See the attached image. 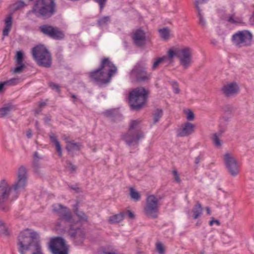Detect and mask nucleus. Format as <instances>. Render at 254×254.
<instances>
[{
  "label": "nucleus",
  "mask_w": 254,
  "mask_h": 254,
  "mask_svg": "<svg viewBox=\"0 0 254 254\" xmlns=\"http://www.w3.org/2000/svg\"><path fill=\"white\" fill-rule=\"evenodd\" d=\"M39 234L31 229L22 231L18 237V250L20 254H43L38 241Z\"/></svg>",
  "instance_id": "nucleus-1"
},
{
  "label": "nucleus",
  "mask_w": 254,
  "mask_h": 254,
  "mask_svg": "<svg viewBox=\"0 0 254 254\" xmlns=\"http://www.w3.org/2000/svg\"><path fill=\"white\" fill-rule=\"evenodd\" d=\"M192 54V50L188 47L178 48L174 50L170 49L168 52L170 62L176 56L179 59L180 64L186 69L191 66L193 63Z\"/></svg>",
  "instance_id": "nucleus-2"
},
{
  "label": "nucleus",
  "mask_w": 254,
  "mask_h": 254,
  "mask_svg": "<svg viewBox=\"0 0 254 254\" xmlns=\"http://www.w3.org/2000/svg\"><path fill=\"white\" fill-rule=\"evenodd\" d=\"M52 208L54 213L60 217L56 224V229L61 232H64L66 231L65 225L73 220L70 211L60 203L53 204Z\"/></svg>",
  "instance_id": "nucleus-3"
},
{
  "label": "nucleus",
  "mask_w": 254,
  "mask_h": 254,
  "mask_svg": "<svg viewBox=\"0 0 254 254\" xmlns=\"http://www.w3.org/2000/svg\"><path fill=\"white\" fill-rule=\"evenodd\" d=\"M32 11L38 17L49 18L56 13V4L54 0H37Z\"/></svg>",
  "instance_id": "nucleus-4"
},
{
  "label": "nucleus",
  "mask_w": 254,
  "mask_h": 254,
  "mask_svg": "<svg viewBox=\"0 0 254 254\" xmlns=\"http://www.w3.org/2000/svg\"><path fill=\"white\" fill-rule=\"evenodd\" d=\"M19 190H14L12 185H10L5 180H2L0 182V209L6 211L9 210V207L5 204L8 200L12 201L18 196V191Z\"/></svg>",
  "instance_id": "nucleus-5"
},
{
  "label": "nucleus",
  "mask_w": 254,
  "mask_h": 254,
  "mask_svg": "<svg viewBox=\"0 0 254 254\" xmlns=\"http://www.w3.org/2000/svg\"><path fill=\"white\" fill-rule=\"evenodd\" d=\"M139 120L132 121L127 132L122 135V139L129 146L137 145L141 138L144 136L140 129Z\"/></svg>",
  "instance_id": "nucleus-6"
},
{
  "label": "nucleus",
  "mask_w": 254,
  "mask_h": 254,
  "mask_svg": "<svg viewBox=\"0 0 254 254\" xmlns=\"http://www.w3.org/2000/svg\"><path fill=\"white\" fill-rule=\"evenodd\" d=\"M66 231L76 245H81L85 237V231L78 221L73 220L65 225Z\"/></svg>",
  "instance_id": "nucleus-7"
},
{
  "label": "nucleus",
  "mask_w": 254,
  "mask_h": 254,
  "mask_svg": "<svg viewBox=\"0 0 254 254\" xmlns=\"http://www.w3.org/2000/svg\"><path fill=\"white\" fill-rule=\"evenodd\" d=\"M32 55L39 65L46 67L51 66L52 64L51 56L44 46L38 45L34 47L32 50Z\"/></svg>",
  "instance_id": "nucleus-8"
},
{
  "label": "nucleus",
  "mask_w": 254,
  "mask_h": 254,
  "mask_svg": "<svg viewBox=\"0 0 254 254\" xmlns=\"http://www.w3.org/2000/svg\"><path fill=\"white\" fill-rule=\"evenodd\" d=\"M147 92L143 87H138L131 92L129 95V103L132 110H139L145 103L147 99Z\"/></svg>",
  "instance_id": "nucleus-9"
},
{
  "label": "nucleus",
  "mask_w": 254,
  "mask_h": 254,
  "mask_svg": "<svg viewBox=\"0 0 254 254\" xmlns=\"http://www.w3.org/2000/svg\"><path fill=\"white\" fill-rule=\"evenodd\" d=\"M253 35L248 30L239 31L234 34L232 41L234 45L239 48L248 47L251 45Z\"/></svg>",
  "instance_id": "nucleus-10"
},
{
  "label": "nucleus",
  "mask_w": 254,
  "mask_h": 254,
  "mask_svg": "<svg viewBox=\"0 0 254 254\" xmlns=\"http://www.w3.org/2000/svg\"><path fill=\"white\" fill-rule=\"evenodd\" d=\"M223 162L225 166L232 177L238 175L240 172V166L235 156L230 152H226L223 155Z\"/></svg>",
  "instance_id": "nucleus-11"
},
{
  "label": "nucleus",
  "mask_w": 254,
  "mask_h": 254,
  "mask_svg": "<svg viewBox=\"0 0 254 254\" xmlns=\"http://www.w3.org/2000/svg\"><path fill=\"white\" fill-rule=\"evenodd\" d=\"M15 176V181L12 184L13 189L19 190H24L27 186L28 179V172L26 167L24 166L18 167Z\"/></svg>",
  "instance_id": "nucleus-12"
},
{
  "label": "nucleus",
  "mask_w": 254,
  "mask_h": 254,
  "mask_svg": "<svg viewBox=\"0 0 254 254\" xmlns=\"http://www.w3.org/2000/svg\"><path fill=\"white\" fill-rule=\"evenodd\" d=\"M159 200L154 195H149L146 198V204L144 208V214L148 217L155 218L158 216Z\"/></svg>",
  "instance_id": "nucleus-13"
},
{
  "label": "nucleus",
  "mask_w": 254,
  "mask_h": 254,
  "mask_svg": "<svg viewBox=\"0 0 254 254\" xmlns=\"http://www.w3.org/2000/svg\"><path fill=\"white\" fill-rule=\"evenodd\" d=\"M146 69V68L144 63L138 62L131 70L130 76L138 81L148 80L151 77V74L147 73Z\"/></svg>",
  "instance_id": "nucleus-14"
},
{
  "label": "nucleus",
  "mask_w": 254,
  "mask_h": 254,
  "mask_svg": "<svg viewBox=\"0 0 254 254\" xmlns=\"http://www.w3.org/2000/svg\"><path fill=\"white\" fill-rule=\"evenodd\" d=\"M40 30L44 34L55 40H60L64 37V32L57 27L46 24L41 26Z\"/></svg>",
  "instance_id": "nucleus-15"
},
{
  "label": "nucleus",
  "mask_w": 254,
  "mask_h": 254,
  "mask_svg": "<svg viewBox=\"0 0 254 254\" xmlns=\"http://www.w3.org/2000/svg\"><path fill=\"white\" fill-rule=\"evenodd\" d=\"M50 248L53 254H67V247L62 238L53 239L50 244Z\"/></svg>",
  "instance_id": "nucleus-16"
},
{
  "label": "nucleus",
  "mask_w": 254,
  "mask_h": 254,
  "mask_svg": "<svg viewBox=\"0 0 254 254\" xmlns=\"http://www.w3.org/2000/svg\"><path fill=\"white\" fill-rule=\"evenodd\" d=\"M99 68L103 72L106 73V76L110 80L117 70V67L108 58H105L102 60Z\"/></svg>",
  "instance_id": "nucleus-17"
},
{
  "label": "nucleus",
  "mask_w": 254,
  "mask_h": 254,
  "mask_svg": "<svg viewBox=\"0 0 254 254\" xmlns=\"http://www.w3.org/2000/svg\"><path fill=\"white\" fill-rule=\"evenodd\" d=\"M91 78L98 84L101 85L109 83L110 80L106 76V73L99 68L90 73Z\"/></svg>",
  "instance_id": "nucleus-18"
},
{
  "label": "nucleus",
  "mask_w": 254,
  "mask_h": 254,
  "mask_svg": "<svg viewBox=\"0 0 254 254\" xmlns=\"http://www.w3.org/2000/svg\"><path fill=\"white\" fill-rule=\"evenodd\" d=\"M132 39L134 44L139 47L145 45L147 40L145 32L141 29H137L133 32Z\"/></svg>",
  "instance_id": "nucleus-19"
},
{
  "label": "nucleus",
  "mask_w": 254,
  "mask_h": 254,
  "mask_svg": "<svg viewBox=\"0 0 254 254\" xmlns=\"http://www.w3.org/2000/svg\"><path fill=\"white\" fill-rule=\"evenodd\" d=\"M15 63L16 66L11 69V71L14 73H20L26 67L25 65L23 63V53L21 51L17 52L15 56Z\"/></svg>",
  "instance_id": "nucleus-20"
},
{
  "label": "nucleus",
  "mask_w": 254,
  "mask_h": 254,
  "mask_svg": "<svg viewBox=\"0 0 254 254\" xmlns=\"http://www.w3.org/2000/svg\"><path fill=\"white\" fill-rule=\"evenodd\" d=\"M239 88L235 82L227 84L223 86L222 91L226 96H230L238 93Z\"/></svg>",
  "instance_id": "nucleus-21"
},
{
  "label": "nucleus",
  "mask_w": 254,
  "mask_h": 254,
  "mask_svg": "<svg viewBox=\"0 0 254 254\" xmlns=\"http://www.w3.org/2000/svg\"><path fill=\"white\" fill-rule=\"evenodd\" d=\"M194 126L189 122H187L182 125L181 129L178 131V136L181 137L187 136L194 132Z\"/></svg>",
  "instance_id": "nucleus-22"
},
{
  "label": "nucleus",
  "mask_w": 254,
  "mask_h": 254,
  "mask_svg": "<svg viewBox=\"0 0 254 254\" xmlns=\"http://www.w3.org/2000/svg\"><path fill=\"white\" fill-rule=\"evenodd\" d=\"M4 26L2 30V35L3 37L7 36L12 28V17L11 14H9L4 20Z\"/></svg>",
  "instance_id": "nucleus-23"
},
{
  "label": "nucleus",
  "mask_w": 254,
  "mask_h": 254,
  "mask_svg": "<svg viewBox=\"0 0 254 254\" xmlns=\"http://www.w3.org/2000/svg\"><path fill=\"white\" fill-rule=\"evenodd\" d=\"M125 217V213L121 212L119 214L113 215L109 217L108 222L111 224L120 223L122 221Z\"/></svg>",
  "instance_id": "nucleus-24"
},
{
  "label": "nucleus",
  "mask_w": 254,
  "mask_h": 254,
  "mask_svg": "<svg viewBox=\"0 0 254 254\" xmlns=\"http://www.w3.org/2000/svg\"><path fill=\"white\" fill-rule=\"evenodd\" d=\"M203 211V208L199 202H197L192 210L193 218L196 219L200 217Z\"/></svg>",
  "instance_id": "nucleus-25"
},
{
  "label": "nucleus",
  "mask_w": 254,
  "mask_h": 254,
  "mask_svg": "<svg viewBox=\"0 0 254 254\" xmlns=\"http://www.w3.org/2000/svg\"><path fill=\"white\" fill-rule=\"evenodd\" d=\"M50 138L51 141L55 144L56 151L58 153L59 156L61 157L62 156V149L60 142L57 139L56 136L54 133H51L50 134Z\"/></svg>",
  "instance_id": "nucleus-26"
},
{
  "label": "nucleus",
  "mask_w": 254,
  "mask_h": 254,
  "mask_svg": "<svg viewBox=\"0 0 254 254\" xmlns=\"http://www.w3.org/2000/svg\"><path fill=\"white\" fill-rule=\"evenodd\" d=\"M224 18L228 22L233 24L240 23L242 21L241 18L237 16L235 13L226 15Z\"/></svg>",
  "instance_id": "nucleus-27"
},
{
  "label": "nucleus",
  "mask_w": 254,
  "mask_h": 254,
  "mask_svg": "<svg viewBox=\"0 0 254 254\" xmlns=\"http://www.w3.org/2000/svg\"><path fill=\"white\" fill-rule=\"evenodd\" d=\"M223 131H220L218 133H216L213 134L212 139L213 144L217 147H220L222 145V141L220 139Z\"/></svg>",
  "instance_id": "nucleus-28"
},
{
  "label": "nucleus",
  "mask_w": 254,
  "mask_h": 254,
  "mask_svg": "<svg viewBox=\"0 0 254 254\" xmlns=\"http://www.w3.org/2000/svg\"><path fill=\"white\" fill-rule=\"evenodd\" d=\"M65 148L69 152L78 151L80 149V145L78 143L75 142L73 140H71V142L66 144Z\"/></svg>",
  "instance_id": "nucleus-29"
},
{
  "label": "nucleus",
  "mask_w": 254,
  "mask_h": 254,
  "mask_svg": "<svg viewBox=\"0 0 254 254\" xmlns=\"http://www.w3.org/2000/svg\"><path fill=\"white\" fill-rule=\"evenodd\" d=\"M18 81L19 79L18 78H13L7 81L0 83V92L4 87L15 85L18 83Z\"/></svg>",
  "instance_id": "nucleus-30"
},
{
  "label": "nucleus",
  "mask_w": 254,
  "mask_h": 254,
  "mask_svg": "<svg viewBox=\"0 0 254 254\" xmlns=\"http://www.w3.org/2000/svg\"><path fill=\"white\" fill-rule=\"evenodd\" d=\"M12 109L10 105H5L0 108V118H4L9 114Z\"/></svg>",
  "instance_id": "nucleus-31"
},
{
  "label": "nucleus",
  "mask_w": 254,
  "mask_h": 254,
  "mask_svg": "<svg viewBox=\"0 0 254 254\" xmlns=\"http://www.w3.org/2000/svg\"><path fill=\"white\" fill-rule=\"evenodd\" d=\"M160 37L164 39L167 40L170 36V31L168 28H164L159 30Z\"/></svg>",
  "instance_id": "nucleus-32"
},
{
  "label": "nucleus",
  "mask_w": 254,
  "mask_h": 254,
  "mask_svg": "<svg viewBox=\"0 0 254 254\" xmlns=\"http://www.w3.org/2000/svg\"><path fill=\"white\" fill-rule=\"evenodd\" d=\"M163 115V111L162 109H155L153 113V123H157L159 119L162 117Z\"/></svg>",
  "instance_id": "nucleus-33"
},
{
  "label": "nucleus",
  "mask_w": 254,
  "mask_h": 254,
  "mask_svg": "<svg viewBox=\"0 0 254 254\" xmlns=\"http://www.w3.org/2000/svg\"><path fill=\"white\" fill-rule=\"evenodd\" d=\"M129 194L131 198L135 201H138L140 199V195L139 193L132 188L129 189Z\"/></svg>",
  "instance_id": "nucleus-34"
},
{
  "label": "nucleus",
  "mask_w": 254,
  "mask_h": 254,
  "mask_svg": "<svg viewBox=\"0 0 254 254\" xmlns=\"http://www.w3.org/2000/svg\"><path fill=\"white\" fill-rule=\"evenodd\" d=\"M110 21V17L109 16L102 17L97 20V24L100 27H103L108 24Z\"/></svg>",
  "instance_id": "nucleus-35"
},
{
  "label": "nucleus",
  "mask_w": 254,
  "mask_h": 254,
  "mask_svg": "<svg viewBox=\"0 0 254 254\" xmlns=\"http://www.w3.org/2000/svg\"><path fill=\"white\" fill-rule=\"evenodd\" d=\"M168 59L169 60L168 56H163L162 57L158 58L153 64L152 66V70L156 69L161 63L166 61Z\"/></svg>",
  "instance_id": "nucleus-36"
},
{
  "label": "nucleus",
  "mask_w": 254,
  "mask_h": 254,
  "mask_svg": "<svg viewBox=\"0 0 254 254\" xmlns=\"http://www.w3.org/2000/svg\"><path fill=\"white\" fill-rule=\"evenodd\" d=\"M40 159V157L37 152H35L34 154V161L33 163V167L34 168V171L36 173L38 172V161Z\"/></svg>",
  "instance_id": "nucleus-37"
},
{
  "label": "nucleus",
  "mask_w": 254,
  "mask_h": 254,
  "mask_svg": "<svg viewBox=\"0 0 254 254\" xmlns=\"http://www.w3.org/2000/svg\"><path fill=\"white\" fill-rule=\"evenodd\" d=\"M75 213L81 221H87L88 219L87 216L82 211L76 209L75 210Z\"/></svg>",
  "instance_id": "nucleus-38"
},
{
  "label": "nucleus",
  "mask_w": 254,
  "mask_h": 254,
  "mask_svg": "<svg viewBox=\"0 0 254 254\" xmlns=\"http://www.w3.org/2000/svg\"><path fill=\"white\" fill-rule=\"evenodd\" d=\"M26 5L24 1L22 0H19L15 3H14L13 4L11 5V9H12L14 10H17L18 9H19L24 6Z\"/></svg>",
  "instance_id": "nucleus-39"
},
{
  "label": "nucleus",
  "mask_w": 254,
  "mask_h": 254,
  "mask_svg": "<svg viewBox=\"0 0 254 254\" xmlns=\"http://www.w3.org/2000/svg\"><path fill=\"white\" fill-rule=\"evenodd\" d=\"M8 234V232L6 226L0 220V235L7 236Z\"/></svg>",
  "instance_id": "nucleus-40"
},
{
  "label": "nucleus",
  "mask_w": 254,
  "mask_h": 254,
  "mask_svg": "<svg viewBox=\"0 0 254 254\" xmlns=\"http://www.w3.org/2000/svg\"><path fill=\"white\" fill-rule=\"evenodd\" d=\"M66 168L70 173H73L75 171L76 167L73 165L70 162L66 161Z\"/></svg>",
  "instance_id": "nucleus-41"
},
{
  "label": "nucleus",
  "mask_w": 254,
  "mask_h": 254,
  "mask_svg": "<svg viewBox=\"0 0 254 254\" xmlns=\"http://www.w3.org/2000/svg\"><path fill=\"white\" fill-rule=\"evenodd\" d=\"M197 9L198 10V16L199 19V24L201 26L204 27L205 26V24H206L205 21L202 17V16L200 13V9L199 7H198V8H197Z\"/></svg>",
  "instance_id": "nucleus-42"
},
{
  "label": "nucleus",
  "mask_w": 254,
  "mask_h": 254,
  "mask_svg": "<svg viewBox=\"0 0 254 254\" xmlns=\"http://www.w3.org/2000/svg\"><path fill=\"white\" fill-rule=\"evenodd\" d=\"M156 250L159 254H164L165 250L163 244L158 242L156 244Z\"/></svg>",
  "instance_id": "nucleus-43"
},
{
  "label": "nucleus",
  "mask_w": 254,
  "mask_h": 254,
  "mask_svg": "<svg viewBox=\"0 0 254 254\" xmlns=\"http://www.w3.org/2000/svg\"><path fill=\"white\" fill-rule=\"evenodd\" d=\"M170 83L172 86L174 93L176 94H178L180 92V89L179 88V85L177 82L175 81H171Z\"/></svg>",
  "instance_id": "nucleus-44"
},
{
  "label": "nucleus",
  "mask_w": 254,
  "mask_h": 254,
  "mask_svg": "<svg viewBox=\"0 0 254 254\" xmlns=\"http://www.w3.org/2000/svg\"><path fill=\"white\" fill-rule=\"evenodd\" d=\"M186 118L188 121H192L194 120V114L192 111L189 110L186 111Z\"/></svg>",
  "instance_id": "nucleus-45"
},
{
  "label": "nucleus",
  "mask_w": 254,
  "mask_h": 254,
  "mask_svg": "<svg viewBox=\"0 0 254 254\" xmlns=\"http://www.w3.org/2000/svg\"><path fill=\"white\" fill-rule=\"evenodd\" d=\"M49 86L53 89L55 90L58 93H60V89L59 85L55 84L53 82H50L49 83Z\"/></svg>",
  "instance_id": "nucleus-46"
},
{
  "label": "nucleus",
  "mask_w": 254,
  "mask_h": 254,
  "mask_svg": "<svg viewBox=\"0 0 254 254\" xmlns=\"http://www.w3.org/2000/svg\"><path fill=\"white\" fill-rule=\"evenodd\" d=\"M94 0L99 4V5L100 6V10H102V9H103L106 3L107 0Z\"/></svg>",
  "instance_id": "nucleus-47"
},
{
  "label": "nucleus",
  "mask_w": 254,
  "mask_h": 254,
  "mask_svg": "<svg viewBox=\"0 0 254 254\" xmlns=\"http://www.w3.org/2000/svg\"><path fill=\"white\" fill-rule=\"evenodd\" d=\"M173 174L174 176L175 181L177 183H180L181 182V180L180 179L179 174L177 170H174L173 171Z\"/></svg>",
  "instance_id": "nucleus-48"
},
{
  "label": "nucleus",
  "mask_w": 254,
  "mask_h": 254,
  "mask_svg": "<svg viewBox=\"0 0 254 254\" xmlns=\"http://www.w3.org/2000/svg\"><path fill=\"white\" fill-rule=\"evenodd\" d=\"M211 219V220L209 223L210 226H212L214 223H215L217 226L220 225V223L218 220H215L213 217H212Z\"/></svg>",
  "instance_id": "nucleus-49"
},
{
  "label": "nucleus",
  "mask_w": 254,
  "mask_h": 254,
  "mask_svg": "<svg viewBox=\"0 0 254 254\" xmlns=\"http://www.w3.org/2000/svg\"><path fill=\"white\" fill-rule=\"evenodd\" d=\"M99 254H116L115 253H112V252L107 251L105 249H103L100 251Z\"/></svg>",
  "instance_id": "nucleus-50"
},
{
  "label": "nucleus",
  "mask_w": 254,
  "mask_h": 254,
  "mask_svg": "<svg viewBox=\"0 0 254 254\" xmlns=\"http://www.w3.org/2000/svg\"><path fill=\"white\" fill-rule=\"evenodd\" d=\"M26 136L28 138H30L32 136V130L31 129H28L26 131Z\"/></svg>",
  "instance_id": "nucleus-51"
},
{
  "label": "nucleus",
  "mask_w": 254,
  "mask_h": 254,
  "mask_svg": "<svg viewBox=\"0 0 254 254\" xmlns=\"http://www.w3.org/2000/svg\"><path fill=\"white\" fill-rule=\"evenodd\" d=\"M127 213L129 218H130L131 219L134 218V215L131 211H130V210H127Z\"/></svg>",
  "instance_id": "nucleus-52"
},
{
  "label": "nucleus",
  "mask_w": 254,
  "mask_h": 254,
  "mask_svg": "<svg viewBox=\"0 0 254 254\" xmlns=\"http://www.w3.org/2000/svg\"><path fill=\"white\" fill-rule=\"evenodd\" d=\"M205 0H195V6H196V8L198 9L199 3H202Z\"/></svg>",
  "instance_id": "nucleus-53"
},
{
  "label": "nucleus",
  "mask_w": 254,
  "mask_h": 254,
  "mask_svg": "<svg viewBox=\"0 0 254 254\" xmlns=\"http://www.w3.org/2000/svg\"><path fill=\"white\" fill-rule=\"evenodd\" d=\"M64 139L67 144L71 142V141L69 140V138L67 137H64Z\"/></svg>",
  "instance_id": "nucleus-54"
},
{
  "label": "nucleus",
  "mask_w": 254,
  "mask_h": 254,
  "mask_svg": "<svg viewBox=\"0 0 254 254\" xmlns=\"http://www.w3.org/2000/svg\"><path fill=\"white\" fill-rule=\"evenodd\" d=\"M200 159L199 157H196L195 158V161H194L195 163L196 164H198L200 162Z\"/></svg>",
  "instance_id": "nucleus-55"
},
{
  "label": "nucleus",
  "mask_w": 254,
  "mask_h": 254,
  "mask_svg": "<svg viewBox=\"0 0 254 254\" xmlns=\"http://www.w3.org/2000/svg\"><path fill=\"white\" fill-rule=\"evenodd\" d=\"M206 210L207 212V214L208 215H210L211 211H210V209L208 207H206Z\"/></svg>",
  "instance_id": "nucleus-56"
},
{
  "label": "nucleus",
  "mask_w": 254,
  "mask_h": 254,
  "mask_svg": "<svg viewBox=\"0 0 254 254\" xmlns=\"http://www.w3.org/2000/svg\"><path fill=\"white\" fill-rule=\"evenodd\" d=\"M46 105V103L45 102H41L39 104L40 107L42 108Z\"/></svg>",
  "instance_id": "nucleus-57"
},
{
  "label": "nucleus",
  "mask_w": 254,
  "mask_h": 254,
  "mask_svg": "<svg viewBox=\"0 0 254 254\" xmlns=\"http://www.w3.org/2000/svg\"><path fill=\"white\" fill-rule=\"evenodd\" d=\"M71 97H72L73 99H76V96L75 95H74V94H72V95H71Z\"/></svg>",
  "instance_id": "nucleus-58"
},
{
  "label": "nucleus",
  "mask_w": 254,
  "mask_h": 254,
  "mask_svg": "<svg viewBox=\"0 0 254 254\" xmlns=\"http://www.w3.org/2000/svg\"><path fill=\"white\" fill-rule=\"evenodd\" d=\"M201 224V223L199 222V221H198L196 223V226H199Z\"/></svg>",
  "instance_id": "nucleus-59"
},
{
  "label": "nucleus",
  "mask_w": 254,
  "mask_h": 254,
  "mask_svg": "<svg viewBox=\"0 0 254 254\" xmlns=\"http://www.w3.org/2000/svg\"><path fill=\"white\" fill-rule=\"evenodd\" d=\"M106 113L107 115H110L111 112L110 111H107V112H106Z\"/></svg>",
  "instance_id": "nucleus-60"
}]
</instances>
